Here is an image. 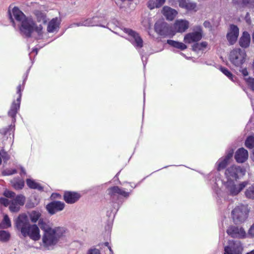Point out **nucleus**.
<instances>
[{
    "mask_svg": "<svg viewBox=\"0 0 254 254\" xmlns=\"http://www.w3.org/2000/svg\"><path fill=\"white\" fill-rule=\"evenodd\" d=\"M9 17L13 26L19 30L21 34L30 37L36 34L38 39L42 38L43 27L41 24L37 25L32 18L26 17L23 12L16 6L8 10Z\"/></svg>",
    "mask_w": 254,
    "mask_h": 254,
    "instance_id": "f257e3e1",
    "label": "nucleus"
},
{
    "mask_svg": "<svg viewBox=\"0 0 254 254\" xmlns=\"http://www.w3.org/2000/svg\"><path fill=\"white\" fill-rule=\"evenodd\" d=\"M14 225L17 231L24 237H29L33 241H38L41 235L40 229L36 224H31L28 216L24 213L19 215L14 221Z\"/></svg>",
    "mask_w": 254,
    "mask_h": 254,
    "instance_id": "f03ea898",
    "label": "nucleus"
},
{
    "mask_svg": "<svg viewBox=\"0 0 254 254\" xmlns=\"http://www.w3.org/2000/svg\"><path fill=\"white\" fill-rule=\"evenodd\" d=\"M3 195L5 197L0 198V203L5 207L8 206L9 210L11 212H18L21 207L25 204V197L22 194L15 196L14 192L5 190Z\"/></svg>",
    "mask_w": 254,
    "mask_h": 254,
    "instance_id": "7ed1b4c3",
    "label": "nucleus"
},
{
    "mask_svg": "<svg viewBox=\"0 0 254 254\" xmlns=\"http://www.w3.org/2000/svg\"><path fill=\"white\" fill-rule=\"evenodd\" d=\"M41 228L44 231L42 242L46 247L55 245L59 239L64 236L66 232V229L62 227L51 228L45 225L42 226Z\"/></svg>",
    "mask_w": 254,
    "mask_h": 254,
    "instance_id": "20e7f679",
    "label": "nucleus"
},
{
    "mask_svg": "<svg viewBox=\"0 0 254 254\" xmlns=\"http://www.w3.org/2000/svg\"><path fill=\"white\" fill-rule=\"evenodd\" d=\"M222 182L224 192L232 196L239 194L249 184L247 181L238 182L237 180H222Z\"/></svg>",
    "mask_w": 254,
    "mask_h": 254,
    "instance_id": "39448f33",
    "label": "nucleus"
},
{
    "mask_svg": "<svg viewBox=\"0 0 254 254\" xmlns=\"http://www.w3.org/2000/svg\"><path fill=\"white\" fill-rule=\"evenodd\" d=\"M249 212V209L248 205L241 204L237 206L232 211L231 215L235 223H241L247 219Z\"/></svg>",
    "mask_w": 254,
    "mask_h": 254,
    "instance_id": "423d86ee",
    "label": "nucleus"
},
{
    "mask_svg": "<svg viewBox=\"0 0 254 254\" xmlns=\"http://www.w3.org/2000/svg\"><path fill=\"white\" fill-rule=\"evenodd\" d=\"M246 52L240 49H235L230 53L229 60L231 63L236 67L241 68L245 61Z\"/></svg>",
    "mask_w": 254,
    "mask_h": 254,
    "instance_id": "0eeeda50",
    "label": "nucleus"
},
{
    "mask_svg": "<svg viewBox=\"0 0 254 254\" xmlns=\"http://www.w3.org/2000/svg\"><path fill=\"white\" fill-rule=\"evenodd\" d=\"M123 31L128 35V40L136 49H140L143 47V40L138 33L131 29L125 28L123 29Z\"/></svg>",
    "mask_w": 254,
    "mask_h": 254,
    "instance_id": "6e6552de",
    "label": "nucleus"
},
{
    "mask_svg": "<svg viewBox=\"0 0 254 254\" xmlns=\"http://www.w3.org/2000/svg\"><path fill=\"white\" fill-rule=\"evenodd\" d=\"M245 171L242 168L236 165H233L228 168L225 172V178L223 180H237L239 175H244Z\"/></svg>",
    "mask_w": 254,
    "mask_h": 254,
    "instance_id": "1a4fd4ad",
    "label": "nucleus"
},
{
    "mask_svg": "<svg viewBox=\"0 0 254 254\" xmlns=\"http://www.w3.org/2000/svg\"><path fill=\"white\" fill-rule=\"evenodd\" d=\"M202 37V30L198 27L195 31L187 34L184 37V41L186 44L196 43L200 40Z\"/></svg>",
    "mask_w": 254,
    "mask_h": 254,
    "instance_id": "9d476101",
    "label": "nucleus"
},
{
    "mask_svg": "<svg viewBox=\"0 0 254 254\" xmlns=\"http://www.w3.org/2000/svg\"><path fill=\"white\" fill-rule=\"evenodd\" d=\"M64 207V202L60 201H53L46 205V209L50 215H53L63 210Z\"/></svg>",
    "mask_w": 254,
    "mask_h": 254,
    "instance_id": "9b49d317",
    "label": "nucleus"
},
{
    "mask_svg": "<svg viewBox=\"0 0 254 254\" xmlns=\"http://www.w3.org/2000/svg\"><path fill=\"white\" fill-rule=\"evenodd\" d=\"M75 26H101L105 27V26L102 24V21L99 19L98 17H94L92 18H88L82 20L79 22L73 23L71 25V27Z\"/></svg>",
    "mask_w": 254,
    "mask_h": 254,
    "instance_id": "f8f14e48",
    "label": "nucleus"
},
{
    "mask_svg": "<svg viewBox=\"0 0 254 254\" xmlns=\"http://www.w3.org/2000/svg\"><path fill=\"white\" fill-rule=\"evenodd\" d=\"M234 151L233 149H230L226 152V155L218 159L215 164V166L218 171H220L223 170L226 166L229 163L231 158L233 156Z\"/></svg>",
    "mask_w": 254,
    "mask_h": 254,
    "instance_id": "ddd939ff",
    "label": "nucleus"
},
{
    "mask_svg": "<svg viewBox=\"0 0 254 254\" xmlns=\"http://www.w3.org/2000/svg\"><path fill=\"white\" fill-rule=\"evenodd\" d=\"M243 248L239 241H230L229 246L224 248V254H241Z\"/></svg>",
    "mask_w": 254,
    "mask_h": 254,
    "instance_id": "4468645a",
    "label": "nucleus"
},
{
    "mask_svg": "<svg viewBox=\"0 0 254 254\" xmlns=\"http://www.w3.org/2000/svg\"><path fill=\"white\" fill-rule=\"evenodd\" d=\"M154 29L155 32L161 36H166L171 34L169 25L165 22H157L155 24Z\"/></svg>",
    "mask_w": 254,
    "mask_h": 254,
    "instance_id": "2eb2a0df",
    "label": "nucleus"
},
{
    "mask_svg": "<svg viewBox=\"0 0 254 254\" xmlns=\"http://www.w3.org/2000/svg\"><path fill=\"white\" fill-rule=\"evenodd\" d=\"M189 22L185 19H178L174 23L173 28L176 32L183 33L189 28Z\"/></svg>",
    "mask_w": 254,
    "mask_h": 254,
    "instance_id": "dca6fc26",
    "label": "nucleus"
},
{
    "mask_svg": "<svg viewBox=\"0 0 254 254\" xmlns=\"http://www.w3.org/2000/svg\"><path fill=\"white\" fill-rule=\"evenodd\" d=\"M239 30L238 27L235 25H231L227 34V38L229 43L234 44L237 41L239 36Z\"/></svg>",
    "mask_w": 254,
    "mask_h": 254,
    "instance_id": "f3484780",
    "label": "nucleus"
},
{
    "mask_svg": "<svg viewBox=\"0 0 254 254\" xmlns=\"http://www.w3.org/2000/svg\"><path fill=\"white\" fill-rule=\"evenodd\" d=\"M228 235L232 237L239 238H245L246 235V232L243 228L236 226H231L227 230Z\"/></svg>",
    "mask_w": 254,
    "mask_h": 254,
    "instance_id": "a211bd4d",
    "label": "nucleus"
},
{
    "mask_svg": "<svg viewBox=\"0 0 254 254\" xmlns=\"http://www.w3.org/2000/svg\"><path fill=\"white\" fill-rule=\"evenodd\" d=\"M61 23L60 17H55L49 21L47 24V30L49 33L57 32L59 29Z\"/></svg>",
    "mask_w": 254,
    "mask_h": 254,
    "instance_id": "6ab92c4d",
    "label": "nucleus"
},
{
    "mask_svg": "<svg viewBox=\"0 0 254 254\" xmlns=\"http://www.w3.org/2000/svg\"><path fill=\"white\" fill-rule=\"evenodd\" d=\"M29 217L32 223H36L38 221V224L41 227L46 225L41 219V212L39 210H32L29 213Z\"/></svg>",
    "mask_w": 254,
    "mask_h": 254,
    "instance_id": "aec40b11",
    "label": "nucleus"
},
{
    "mask_svg": "<svg viewBox=\"0 0 254 254\" xmlns=\"http://www.w3.org/2000/svg\"><path fill=\"white\" fill-rule=\"evenodd\" d=\"M167 20L172 21L178 14V11L168 6H164L161 11Z\"/></svg>",
    "mask_w": 254,
    "mask_h": 254,
    "instance_id": "412c9836",
    "label": "nucleus"
},
{
    "mask_svg": "<svg viewBox=\"0 0 254 254\" xmlns=\"http://www.w3.org/2000/svg\"><path fill=\"white\" fill-rule=\"evenodd\" d=\"M248 152L244 148L239 149L235 153V158L238 163H243L248 158Z\"/></svg>",
    "mask_w": 254,
    "mask_h": 254,
    "instance_id": "4be33fe9",
    "label": "nucleus"
},
{
    "mask_svg": "<svg viewBox=\"0 0 254 254\" xmlns=\"http://www.w3.org/2000/svg\"><path fill=\"white\" fill-rule=\"evenodd\" d=\"M20 95L17 97L16 101H14L10 107V110L8 111V115L11 117L13 120H15V117L19 109L20 104Z\"/></svg>",
    "mask_w": 254,
    "mask_h": 254,
    "instance_id": "5701e85b",
    "label": "nucleus"
},
{
    "mask_svg": "<svg viewBox=\"0 0 254 254\" xmlns=\"http://www.w3.org/2000/svg\"><path fill=\"white\" fill-rule=\"evenodd\" d=\"M80 197V195L75 192L66 191L64 194V199L67 203L75 202Z\"/></svg>",
    "mask_w": 254,
    "mask_h": 254,
    "instance_id": "b1692460",
    "label": "nucleus"
},
{
    "mask_svg": "<svg viewBox=\"0 0 254 254\" xmlns=\"http://www.w3.org/2000/svg\"><path fill=\"white\" fill-rule=\"evenodd\" d=\"M107 192L111 197H114L117 194L121 195L124 197H127L129 193L126 192L124 190L120 188L119 187H113L108 189Z\"/></svg>",
    "mask_w": 254,
    "mask_h": 254,
    "instance_id": "393cba45",
    "label": "nucleus"
},
{
    "mask_svg": "<svg viewBox=\"0 0 254 254\" xmlns=\"http://www.w3.org/2000/svg\"><path fill=\"white\" fill-rule=\"evenodd\" d=\"M179 6L189 10H195L196 4L195 2H190V0H178Z\"/></svg>",
    "mask_w": 254,
    "mask_h": 254,
    "instance_id": "a878e982",
    "label": "nucleus"
},
{
    "mask_svg": "<svg viewBox=\"0 0 254 254\" xmlns=\"http://www.w3.org/2000/svg\"><path fill=\"white\" fill-rule=\"evenodd\" d=\"M251 41L250 34L246 31L243 33L242 36L240 39V45L243 48H247L249 46Z\"/></svg>",
    "mask_w": 254,
    "mask_h": 254,
    "instance_id": "bb28decb",
    "label": "nucleus"
},
{
    "mask_svg": "<svg viewBox=\"0 0 254 254\" xmlns=\"http://www.w3.org/2000/svg\"><path fill=\"white\" fill-rule=\"evenodd\" d=\"M166 0H149L147 3V7L152 10L162 6L165 2Z\"/></svg>",
    "mask_w": 254,
    "mask_h": 254,
    "instance_id": "cd10ccee",
    "label": "nucleus"
},
{
    "mask_svg": "<svg viewBox=\"0 0 254 254\" xmlns=\"http://www.w3.org/2000/svg\"><path fill=\"white\" fill-rule=\"evenodd\" d=\"M34 15L38 22L45 24L47 22L48 18L45 12L40 10H35Z\"/></svg>",
    "mask_w": 254,
    "mask_h": 254,
    "instance_id": "c85d7f7f",
    "label": "nucleus"
},
{
    "mask_svg": "<svg viewBox=\"0 0 254 254\" xmlns=\"http://www.w3.org/2000/svg\"><path fill=\"white\" fill-rule=\"evenodd\" d=\"M167 43L170 46L183 51L187 48L186 45L182 42L175 41L172 40H167Z\"/></svg>",
    "mask_w": 254,
    "mask_h": 254,
    "instance_id": "c756f323",
    "label": "nucleus"
},
{
    "mask_svg": "<svg viewBox=\"0 0 254 254\" xmlns=\"http://www.w3.org/2000/svg\"><path fill=\"white\" fill-rule=\"evenodd\" d=\"M27 186L32 189H36L39 190H43V187L40 184L31 179L26 180Z\"/></svg>",
    "mask_w": 254,
    "mask_h": 254,
    "instance_id": "7c9ffc66",
    "label": "nucleus"
},
{
    "mask_svg": "<svg viewBox=\"0 0 254 254\" xmlns=\"http://www.w3.org/2000/svg\"><path fill=\"white\" fill-rule=\"evenodd\" d=\"M245 145L248 148H253L251 158L253 161H254V136H251L248 137L245 141Z\"/></svg>",
    "mask_w": 254,
    "mask_h": 254,
    "instance_id": "2f4dec72",
    "label": "nucleus"
},
{
    "mask_svg": "<svg viewBox=\"0 0 254 254\" xmlns=\"http://www.w3.org/2000/svg\"><path fill=\"white\" fill-rule=\"evenodd\" d=\"M207 46V43L206 42H202L201 43H194L192 46V50L195 52H198L199 51H203L205 50Z\"/></svg>",
    "mask_w": 254,
    "mask_h": 254,
    "instance_id": "473e14b6",
    "label": "nucleus"
},
{
    "mask_svg": "<svg viewBox=\"0 0 254 254\" xmlns=\"http://www.w3.org/2000/svg\"><path fill=\"white\" fill-rule=\"evenodd\" d=\"M11 183L12 187L16 190L22 189L24 185V181L18 179H13L11 181Z\"/></svg>",
    "mask_w": 254,
    "mask_h": 254,
    "instance_id": "72a5a7b5",
    "label": "nucleus"
},
{
    "mask_svg": "<svg viewBox=\"0 0 254 254\" xmlns=\"http://www.w3.org/2000/svg\"><path fill=\"white\" fill-rule=\"evenodd\" d=\"M245 196L249 199H254V184L248 188L245 191Z\"/></svg>",
    "mask_w": 254,
    "mask_h": 254,
    "instance_id": "f704fd0d",
    "label": "nucleus"
},
{
    "mask_svg": "<svg viewBox=\"0 0 254 254\" xmlns=\"http://www.w3.org/2000/svg\"><path fill=\"white\" fill-rule=\"evenodd\" d=\"M1 226L3 228H7L11 226V221L7 215H4L3 221L1 224Z\"/></svg>",
    "mask_w": 254,
    "mask_h": 254,
    "instance_id": "c9c22d12",
    "label": "nucleus"
},
{
    "mask_svg": "<svg viewBox=\"0 0 254 254\" xmlns=\"http://www.w3.org/2000/svg\"><path fill=\"white\" fill-rule=\"evenodd\" d=\"M10 238V234L6 231H0V241L2 242L7 241Z\"/></svg>",
    "mask_w": 254,
    "mask_h": 254,
    "instance_id": "e433bc0d",
    "label": "nucleus"
},
{
    "mask_svg": "<svg viewBox=\"0 0 254 254\" xmlns=\"http://www.w3.org/2000/svg\"><path fill=\"white\" fill-rule=\"evenodd\" d=\"M220 70L230 79L232 81H234L235 78L234 76L229 71L228 69L225 67H221Z\"/></svg>",
    "mask_w": 254,
    "mask_h": 254,
    "instance_id": "4c0bfd02",
    "label": "nucleus"
},
{
    "mask_svg": "<svg viewBox=\"0 0 254 254\" xmlns=\"http://www.w3.org/2000/svg\"><path fill=\"white\" fill-rule=\"evenodd\" d=\"M245 81L249 86L254 91V78H246Z\"/></svg>",
    "mask_w": 254,
    "mask_h": 254,
    "instance_id": "58836bf2",
    "label": "nucleus"
},
{
    "mask_svg": "<svg viewBox=\"0 0 254 254\" xmlns=\"http://www.w3.org/2000/svg\"><path fill=\"white\" fill-rule=\"evenodd\" d=\"M1 156L3 158L4 160H7L9 159V156L7 154H6L5 152H3L2 151L1 152H0V165L1 163Z\"/></svg>",
    "mask_w": 254,
    "mask_h": 254,
    "instance_id": "ea45409f",
    "label": "nucleus"
},
{
    "mask_svg": "<svg viewBox=\"0 0 254 254\" xmlns=\"http://www.w3.org/2000/svg\"><path fill=\"white\" fill-rule=\"evenodd\" d=\"M239 68L240 71L241 72L243 75L245 76V79L246 78H250L249 77H247L248 75V71L246 68L241 69V67Z\"/></svg>",
    "mask_w": 254,
    "mask_h": 254,
    "instance_id": "a19ab883",
    "label": "nucleus"
},
{
    "mask_svg": "<svg viewBox=\"0 0 254 254\" xmlns=\"http://www.w3.org/2000/svg\"><path fill=\"white\" fill-rule=\"evenodd\" d=\"M23 85H19L17 87V93L18 94V97L20 95V99L21 98V91L23 89Z\"/></svg>",
    "mask_w": 254,
    "mask_h": 254,
    "instance_id": "79ce46f5",
    "label": "nucleus"
},
{
    "mask_svg": "<svg viewBox=\"0 0 254 254\" xmlns=\"http://www.w3.org/2000/svg\"><path fill=\"white\" fill-rule=\"evenodd\" d=\"M87 254H101L99 250L97 249H93L89 250Z\"/></svg>",
    "mask_w": 254,
    "mask_h": 254,
    "instance_id": "37998d69",
    "label": "nucleus"
},
{
    "mask_svg": "<svg viewBox=\"0 0 254 254\" xmlns=\"http://www.w3.org/2000/svg\"><path fill=\"white\" fill-rule=\"evenodd\" d=\"M15 172H16V171L14 170H4L2 172V174L4 175H12V174L15 173Z\"/></svg>",
    "mask_w": 254,
    "mask_h": 254,
    "instance_id": "c03bdc74",
    "label": "nucleus"
},
{
    "mask_svg": "<svg viewBox=\"0 0 254 254\" xmlns=\"http://www.w3.org/2000/svg\"><path fill=\"white\" fill-rule=\"evenodd\" d=\"M248 234L251 237H254V224L250 228Z\"/></svg>",
    "mask_w": 254,
    "mask_h": 254,
    "instance_id": "a18cd8bd",
    "label": "nucleus"
},
{
    "mask_svg": "<svg viewBox=\"0 0 254 254\" xmlns=\"http://www.w3.org/2000/svg\"><path fill=\"white\" fill-rule=\"evenodd\" d=\"M60 197H61V195L59 193H54L52 194L51 196L52 199L58 198H60Z\"/></svg>",
    "mask_w": 254,
    "mask_h": 254,
    "instance_id": "49530a36",
    "label": "nucleus"
},
{
    "mask_svg": "<svg viewBox=\"0 0 254 254\" xmlns=\"http://www.w3.org/2000/svg\"><path fill=\"white\" fill-rule=\"evenodd\" d=\"M203 25L206 28H210L211 27L210 23L207 21H206L203 23Z\"/></svg>",
    "mask_w": 254,
    "mask_h": 254,
    "instance_id": "de8ad7c7",
    "label": "nucleus"
},
{
    "mask_svg": "<svg viewBox=\"0 0 254 254\" xmlns=\"http://www.w3.org/2000/svg\"><path fill=\"white\" fill-rule=\"evenodd\" d=\"M251 0H243L242 2L244 5H247L250 2Z\"/></svg>",
    "mask_w": 254,
    "mask_h": 254,
    "instance_id": "09e8293b",
    "label": "nucleus"
},
{
    "mask_svg": "<svg viewBox=\"0 0 254 254\" xmlns=\"http://www.w3.org/2000/svg\"><path fill=\"white\" fill-rule=\"evenodd\" d=\"M252 39H253V42L254 43V30L253 33L252 34Z\"/></svg>",
    "mask_w": 254,
    "mask_h": 254,
    "instance_id": "8fccbe9b",
    "label": "nucleus"
},
{
    "mask_svg": "<svg viewBox=\"0 0 254 254\" xmlns=\"http://www.w3.org/2000/svg\"><path fill=\"white\" fill-rule=\"evenodd\" d=\"M21 173L25 174L26 173H25V170H24L23 168H21Z\"/></svg>",
    "mask_w": 254,
    "mask_h": 254,
    "instance_id": "3c124183",
    "label": "nucleus"
},
{
    "mask_svg": "<svg viewBox=\"0 0 254 254\" xmlns=\"http://www.w3.org/2000/svg\"><path fill=\"white\" fill-rule=\"evenodd\" d=\"M247 254H254V250L249 253H248Z\"/></svg>",
    "mask_w": 254,
    "mask_h": 254,
    "instance_id": "603ef678",
    "label": "nucleus"
},
{
    "mask_svg": "<svg viewBox=\"0 0 254 254\" xmlns=\"http://www.w3.org/2000/svg\"><path fill=\"white\" fill-rule=\"evenodd\" d=\"M108 248H109V250L111 253V254H113V251L111 249V248L110 247H108Z\"/></svg>",
    "mask_w": 254,
    "mask_h": 254,
    "instance_id": "864d4df0",
    "label": "nucleus"
},
{
    "mask_svg": "<svg viewBox=\"0 0 254 254\" xmlns=\"http://www.w3.org/2000/svg\"><path fill=\"white\" fill-rule=\"evenodd\" d=\"M143 24H144V26L145 27H148L149 26V23H147V24L144 23Z\"/></svg>",
    "mask_w": 254,
    "mask_h": 254,
    "instance_id": "5fc2aeb1",
    "label": "nucleus"
},
{
    "mask_svg": "<svg viewBox=\"0 0 254 254\" xmlns=\"http://www.w3.org/2000/svg\"><path fill=\"white\" fill-rule=\"evenodd\" d=\"M35 51V52H36V54H37V49H35L33 50V52H34Z\"/></svg>",
    "mask_w": 254,
    "mask_h": 254,
    "instance_id": "6e6d98bb",
    "label": "nucleus"
},
{
    "mask_svg": "<svg viewBox=\"0 0 254 254\" xmlns=\"http://www.w3.org/2000/svg\"><path fill=\"white\" fill-rule=\"evenodd\" d=\"M106 245L107 246H108V243H106Z\"/></svg>",
    "mask_w": 254,
    "mask_h": 254,
    "instance_id": "4d7b16f0",
    "label": "nucleus"
}]
</instances>
